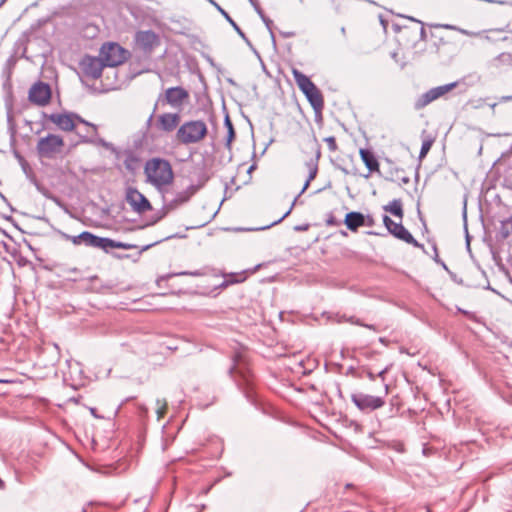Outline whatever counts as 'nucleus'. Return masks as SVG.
Here are the masks:
<instances>
[{"label": "nucleus", "mask_w": 512, "mask_h": 512, "mask_svg": "<svg viewBox=\"0 0 512 512\" xmlns=\"http://www.w3.org/2000/svg\"><path fill=\"white\" fill-rule=\"evenodd\" d=\"M112 248L129 250V249H137L139 247L137 245H135V244L121 242V241H116V240H113L111 238H107L106 237L104 251L106 253H108L109 250L112 249Z\"/></svg>", "instance_id": "20"}, {"label": "nucleus", "mask_w": 512, "mask_h": 512, "mask_svg": "<svg viewBox=\"0 0 512 512\" xmlns=\"http://www.w3.org/2000/svg\"><path fill=\"white\" fill-rule=\"evenodd\" d=\"M507 224H510L509 219H508L507 221H504V222H502V223H501L500 233H501V235H502V237H503L504 239H506V238H508V237L510 236V231H509V229L506 227V226H507Z\"/></svg>", "instance_id": "34"}, {"label": "nucleus", "mask_w": 512, "mask_h": 512, "mask_svg": "<svg viewBox=\"0 0 512 512\" xmlns=\"http://www.w3.org/2000/svg\"><path fill=\"white\" fill-rule=\"evenodd\" d=\"M105 242H106V237H99L89 231H86L83 244H85L88 247L100 248L104 251Z\"/></svg>", "instance_id": "18"}, {"label": "nucleus", "mask_w": 512, "mask_h": 512, "mask_svg": "<svg viewBox=\"0 0 512 512\" xmlns=\"http://www.w3.org/2000/svg\"><path fill=\"white\" fill-rule=\"evenodd\" d=\"M77 135L80 137L82 143H93L97 136V130L92 132L87 126L83 130H78Z\"/></svg>", "instance_id": "25"}, {"label": "nucleus", "mask_w": 512, "mask_h": 512, "mask_svg": "<svg viewBox=\"0 0 512 512\" xmlns=\"http://www.w3.org/2000/svg\"><path fill=\"white\" fill-rule=\"evenodd\" d=\"M63 236L68 239V240H71V242L75 245H80L81 242L79 241L78 239V236H70V235H67V234H63Z\"/></svg>", "instance_id": "37"}, {"label": "nucleus", "mask_w": 512, "mask_h": 512, "mask_svg": "<svg viewBox=\"0 0 512 512\" xmlns=\"http://www.w3.org/2000/svg\"><path fill=\"white\" fill-rule=\"evenodd\" d=\"M258 12H259V14L261 15V17H262L263 21H264V22L266 23V25L268 26V25H269V23H271V20L266 19V18L262 15V13H261L260 11H258Z\"/></svg>", "instance_id": "46"}, {"label": "nucleus", "mask_w": 512, "mask_h": 512, "mask_svg": "<svg viewBox=\"0 0 512 512\" xmlns=\"http://www.w3.org/2000/svg\"><path fill=\"white\" fill-rule=\"evenodd\" d=\"M351 400L361 411H373L381 408L385 404L383 398L361 392L353 393Z\"/></svg>", "instance_id": "10"}, {"label": "nucleus", "mask_w": 512, "mask_h": 512, "mask_svg": "<svg viewBox=\"0 0 512 512\" xmlns=\"http://www.w3.org/2000/svg\"><path fill=\"white\" fill-rule=\"evenodd\" d=\"M207 133L206 124L200 120H194V142L202 139Z\"/></svg>", "instance_id": "26"}, {"label": "nucleus", "mask_w": 512, "mask_h": 512, "mask_svg": "<svg viewBox=\"0 0 512 512\" xmlns=\"http://www.w3.org/2000/svg\"><path fill=\"white\" fill-rule=\"evenodd\" d=\"M485 39L488 40V41L492 40L491 37H489V36H485Z\"/></svg>", "instance_id": "57"}, {"label": "nucleus", "mask_w": 512, "mask_h": 512, "mask_svg": "<svg viewBox=\"0 0 512 512\" xmlns=\"http://www.w3.org/2000/svg\"><path fill=\"white\" fill-rule=\"evenodd\" d=\"M188 98V92L182 87H171L165 92L163 99L161 96L158 98V102H166L173 107L180 106L184 99Z\"/></svg>", "instance_id": "13"}, {"label": "nucleus", "mask_w": 512, "mask_h": 512, "mask_svg": "<svg viewBox=\"0 0 512 512\" xmlns=\"http://www.w3.org/2000/svg\"><path fill=\"white\" fill-rule=\"evenodd\" d=\"M167 410V402L165 399H157L156 400V413L158 416V420L161 419Z\"/></svg>", "instance_id": "29"}, {"label": "nucleus", "mask_w": 512, "mask_h": 512, "mask_svg": "<svg viewBox=\"0 0 512 512\" xmlns=\"http://www.w3.org/2000/svg\"><path fill=\"white\" fill-rule=\"evenodd\" d=\"M146 182L162 191L173 181V171L170 163L162 158H153L146 162L144 167Z\"/></svg>", "instance_id": "1"}, {"label": "nucleus", "mask_w": 512, "mask_h": 512, "mask_svg": "<svg viewBox=\"0 0 512 512\" xmlns=\"http://www.w3.org/2000/svg\"><path fill=\"white\" fill-rule=\"evenodd\" d=\"M373 224V220L369 218V221L367 223L368 226H371Z\"/></svg>", "instance_id": "55"}, {"label": "nucleus", "mask_w": 512, "mask_h": 512, "mask_svg": "<svg viewBox=\"0 0 512 512\" xmlns=\"http://www.w3.org/2000/svg\"><path fill=\"white\" fill-rule=\"evenodd\" d=\"M90 411H91L92 415H94L95 417H97V415H96V413H95V411H96V409H95V408H91V409H90Z\"/></svg>", "instance_id": "51"}, {"label": "nucleus", "mask_w": 512, "mask_h": 512, "mask_svg": "<svg viewBox=\"0 0 512 512\" xmlns=\"http://www.w3.org/2000/svg\"><path fill=\"white\" fill-rule=\"evenodd\" d=\"M360 157L370 172L379 171V163L373 152L368 149H360Z\"/></svg>", "instance_id": "17"}, {"label": "nucleus", "mask_w": 512, "mask_h": 512, "mask_svg": "<svg viewBox=\"0 0 512 512\" xmlns=\"http://www.w3.org/2000/svg\"><path fill=\"white\" fill-rule=\"evenodd\" d=\"M159 242L160 241H155V242H152V243H149V244H146V245L140 247L139 251H138V256H140L144 251H147L148 249H150L151 247L155 246Z\"/></svg>", "instance_id": "36"}, {"label": "nucleus", "mask_w": 512, "mask_h": 512, "mask_svg": "<svg viewBox=\"0 0 512 512\" xmlns=\"http://www.w3.org/2000/svg\"><path fill=\"white\" fill-rule=\"evenodd\" d=\"M203 225H204V223H199V224L197 225V227H201V226H203Z\"/></svg>", "instance_id": "58"}, {"label": "nucleus", "mask_w": 512, "mask_h": 512, "mask_svg": "<svg viewBox=\"0 0 512 512\" xmlns=\"http://www.w3.org/2000/svg\"><path fill=\"white\" fill-rule=\"evenodd\" d=\"M188 199H189V196L186 195V194H183V195H179V197L174 199V202H176V203H183V202L188 201Z\"/></svg>", "instance_id": "38"}, {"label": "nucleus", "mask_w": 512, "mask_h": 512, "mask_svg": "<svg viewBox=\"0 0 512 512\" xmlns=\"http://www.w3.org/2000/svg\"><path fill=\"white\" fill-rule=\"evenodd\" d=\"M45 117L56 124L63 131H73L75 129V123L73 113H52L50 115L44 114Z\"/></svg>", "instance_id": "14"}, {"label": "nucleus", "mask_w": 512, "mask_h": 512, "mask_svg": "<svg viewBox=\"0 0 512 512\" xmlns=\"http://www.w3.org/2000/svg\"><path fill=\"white\" fill-rule=\"evenodd\" d=\"M384 210L386 212H390L396 217H399L400 219L403 217L402 202L400 199H394L391 201L388 205L384 206Z\"/></svg>", "instance_id": "23"}, {"label": "nucleus", "mask_w": 512, "mask_h": 512, "mask_svg": "<svg viewBox=\"0 0 512 512\" xmlns=\"http://www.w3.org/2000/svg\"><path fill=\"white\" fill-rule=\"evenodd\" d=\"M6 2V0H1L0 1V7Z\"/></svg>", "instance_id": "56"}, {"label": "nucleus", "mask_w": 512, "mask_h": 512, "mask_svg": "<svg viewBox=\"0 0 512 512\" xmlns=\"http://www.w3.org/2000/svg\"><path fill=\"white\" fill-rule=\"evenodd\" d=\"M213 403V398L209 401V402H206V403H201L199 402L198 403V406L201 407V408H206L208 407L209 405H211Z\"/></svg>", "instance_id": "41"}, {"label": "nucleus", "mask_w": 512, "mask_h": 512, "mask_svg": "<svg viewBox=\"0 0 512 512\" xmlns=\"http://www.w3.org/2000/svg\"><path fill=\"white\" fill-rule=\"evenodd\" d=\"M432 144H433V139H425L422 142L420 153H419L420 159H423L424 157H426V155L428 154L429 150L432 147Z\"/></svg>", "instance_id": "31"}, {"label": "nucleus", "mask_w": 512, "mask_h": 512, "mask_svg": "<svg viewBox=\"0 0 512 512\" xmlns=\"http://www.w3.org/2000/svg\"><path fill=\"white\" fill-rule=\"evenodd\" d=\"M28 99L31 103L38 106H45L51 99V88L49 84L37 81L29 89Z\"/></svg>", "instance_id": "9"}, {"label": "nucleus", "mask_w": 512, "mask_h": 512, "mask_svg": "<svg viewBox=\"0 0 512 512\" xmlns=\"http://www.w3.org/2000/svg\"><path fill=\"white\" fill-rule=\"evenodd\" d=\"M441 27L444 29L457 31L460 34L469 36V37H479L481 35V32L469 31V30H466V29H463V28H460L458 26L451 25V24H443V25H441Z\"/></svg>", "instance_id": "27"}, {"label": "nucleus", "mask_w": 512, "mask_h": 512, "mask_svg": "<svg viewBox=\"0 0 512 512\" xmlns=\"http://www.w3.org/2000/svg\"><path fill=\"white\" fill-rule=\"evenodd\" d=\"M345 225L351 231H356L359 227L365 225V217L360 212H349L345 216Z\"/></svg>", "instance_id": "16"}, {"label": "nucleus", "mask_w": 512, "mask_h": 512, "mask_svg": "<svg viewBox=\"0 0 512 512\" xmlns=\"http://www.w3.org/2000/svg\"><path fill=\"white\" fill-rule=\"evenodd\" d=\"M14 156L17 159V161L19 162L23 172L26 175H28V173L31 171V168H30V165L28 164V162L26 161V159L16 150L14 151Z\"/></svg>", "instance_id": "28"}, {"label": "nucleus", "mask_w": 512, "mask_h": 512, "mask_svg": "<svg viewBox=\"0 0 512 512\" xmlns=\"http://www.w3.org/2000/svg\"><path fill=\"white\" fill-rule=\"evenodd\" d=\"M177 137L185 144L192 143V121L186 122L178 129Z\"/></svg>", "instance_id": "19"}, {"label": "nucleus", "mask_w": 512, "mask_h": 512, "mask_svg": "<svg viewBox=\"0 0 512 512\" xmlns=\"http://www.w3.org/2000/svg\"><path fill=\"white\" fill-rule=\"evenodd\" d=\"M5 487L4 481L0 478V489H3Z\"/></svg>", "instance_id": "49"}, {"label": "nucleus", "mask_w": 512, "mask_h": 512, "mask_svg": "<svg viewBox=\"0 0 512 512\" xmlns=\"http://www.w3.org/2000/svg\"><path fill=\"white\" fill-rule=\"evenodd\" d=\"M179 115L176 113H164L159 116V124L162 130L172 131L179 123Z\"/></svg>", "instance_id": "15"}, {"label": "nucleus", "mask_w": 512, "mask_h": 512, "mask_svg": "<svg viewBox=\"0 0 512 512\" xmlns=\"http://www.w3.org/2000/svg\"><path fill=\"white\" fill-rule=\"evenodd\" d=\"M409 19L414 21V22H416V23H419L421 25V27L419 29L420 39L421 40H425L426 39V30H425V28L423 26V23L421 21H419V20H416V19L412 18V17H409Z\"/></svg>", "instance_id": "35"}, {"label": "nucleus", "mask_w": 512, "mask_h": 512, "mask_svg": "<svg viewBox=\"0 0 512 512\" xmlns=\"http://www.w3.org/2000/svg\"><path fill=\"white\" fill-rule=\"evenodd\" d=\"M152 118H153V114H151V115L149 116V118H148V120H147V124H150V123H151Z\"/></svg>", "instance_id": "50"}, {"label": "nucleus", "mask_w": 512, "mask_h": 512, "mask_svg": "<svg viewBox=\"0 0 512 512\" xmlns=\"http://www.w3.org/2000/svg\"><path fill=\"white\" fill-rule=\"evenodd\" d=\"M129 52L116 42H107L102 45L99 56L105 67H116L124 63Z\"/></svg>", "instance_id": "3"}, {"label": "nucleus", "mask_w": 512, "mask_h": 512, "mask_svg": "<svg viewBox=\"0 0 512 512\" xmlns=\"http://www.w3.org/2000/svg\"><path fill=\"white\" fill-rule=\"evenodd\" d=\"M293 77L299 89L306 96L313 109L316 112H320L324 107V100L317 86L310 80L308 76L297 69H293Z\"/></svg>", "instance_id": "2"}, {"label": "nucleus", "mask_w": 512, "mask_h": 512, "mask_svg": "<svg viewBox=\"0 0 512 512\" xmlns=\"http://www.w3.org/2000/svg\"><path fill=\"white\" fill-rule=\"evenodd\" d=\"M335 220L333 217H330L328 220H327V225L329 226H332V225H335Z\"/></svg>", "instance_id": "45"}, {"label": "nucleus", "mask_w": 512, "mask_h": 512, "mask_svg": "<svg viewBox=\"0 0 512 512\" xmlns=\"http://www.w3.org/2000/svg\"><path fill=\"white\" fill-rule=\"evenodd\" d=\"M64 142L62 137L55 134H48L47 136L40 138L36 151L41 158H53L55 153L59 152L63 147Z\"/></svg>", "instance_id": "4"}, {"label": "nucleus", "mask_w": 512, "mask_h": 512, "mask_svg": "<svg viewBox=\"0 0 512 512\" xmlns=\"http://www.w3.org/2000/svg\"><path fill=\"white\" fill-rule=\"evenodd\" d=\"M383 223L388 231L393 234L396 238L403 240L408 244H412L415 247H421L418 241L411 235V233L401 224L394 222L389 216H383Z\"/></svg>", "instance_id": "11"}, {"label": "nucleus", "mask_w": 512, "mask_h": 512, "mask_svg": "<svg viewBox=\"0 0 512 512\" xmlns=\"http://www.w3.org/2000/svg\"><path fill=\"white\" fill-rule=\"evenodd\" d=\"M295 229L298 231H304L307 229V226H297Z\"/></svg>", "instance_id": "47"}, {"label": "nucleus", "mask_w": 512, "mask_h": 512, "mask_svg": "<svg viewBox=\"0 0 512 512\" xmlns=\"http://www.w3.org/2000/svg\"><path fill=\"white\" fill-rule=\"evenodd\" d=\"M312 151L314 152V157H312L305 163V166L307 167L308 171H311L314 168L318 169V162L321 157V148L318 145V143H314V145L312 146Z\"/></svg>", "instance_id": "24"}, {"label": "nucleus", "mask_w": 512, "mask_h": 512, "mask_svg": "<svg viewBox=\"0 0 512 512\" xmlns=\"http://www.w3.org/2000/svg\"><path fill=\"white\" fill-rule=\"evenodd\" d=\"M211 4H213L215 7L218 5L214 0H208Z\"/></svg>", "instance_id": "54"}, {"label": "nucleus", "mask_w": 512, "mask_h": 512, "mask_svg": "<svg viewBox=\"0 0 512 512\" xmlns=\"http://www.w3.org/2000/svg\"><path fill=\"white\" fill-rule=\"evenodd\" d=\"M340 31H341V33H342L343 35H346V29H345V27H341Z\"/></svg>", "instance_id": "52"}, {"label": "nucleus", "mask_w": 512, "mask_h": 512, "mask_svg": "<svg viewBox=\"0 0 512 512\" xmlns=\"http://www.w3.org/2000/svg\"><path fill=\"white\" fill-rule=\"evenodd\" d=\"M85 234H86V231H83V232H81L79 235H77V236H78L79 241L81 242V244H82V243H83V241H84Z\"/></svg>", "instance_id": "42"}, {"label": "nucleus", "mask_w": 512, "mask_h": 512, "mask_svg": "<svg viewBox=\"0 0 512 512\" xmlns=\"http://www.w3.org/2000/svg\"><path fill=\"white\" fill-rule=\"evenodd\" d=\"M216 9L228 21V23H230V25L238 33V35L249 44L250 42H249L248 38L246 37L245 33L241 30V28L237 25V23L230 17V15L220 5H216Z\"/></svg>", "instance_id": "22"}, {"label": "nucleus", "mask_w": 512, "mask_h": 512, "mask_svg": "<svg viewBox=\"0 0 512 512\" xmlns=\"http://www.w3.org/2000/svg\"><path fill=\"white\" fill-rule=\"evenodd\" d=\"M458 85L457 82H452L449 84L437 86L434 88H431L424 94H422L415 102V109L419 110L427 105H429L431 102L439 99L440 97L444 96L451 90H453Z\"/></svg>", "instance_id": "7"}, {"label": "nucleus", "mask_w": 512, "mask_h": 512, "mask_svg": "<svg viewBox=\"0 0 512 512\" xmlns=\"http://www.w3.org/2000/svg\"><path fill=\"white\" fill-rule=\"evenodd\" d=\"M324 141L327 143L328 148H329L330 151L334 152V151L337 150L338 147H337V143H336L335 137H333V136L326 137L324 139Z\"/></svg>", "instance_id": "33"}, {"label": "nucleus", "mask_w": 512, "mask_h": 512, "mask_svg": "<svg viewBox=\"0 0 512 512\" xmlns=\"http://www.w3.org/2000/svg\"><path fill=\"white\" fill-rule=\"evenodd\" d=\"M309 174H308V177H307V180L305 181L304 183V186L302 188V190L300 191V193L298 194V196L294 199L293 203H292V206L290 207V209L283 215L282 218H280L278 221L274 222V224L282 221L285 217H287L290 213H291V210L295 204V202L297 201L298 197H300L301 194H303L305 192V190L309 187L310 183L312 180H314L317 176V173H318V169H313L311 171H308Z\"/></svg>", "instance_id": "21"}, {"label": "nucleus", "mask_w": 512, "mask_h": 512, "mask_svg": "<svg viewBox=\"0 0 512 512\" xmlns=\"http://www.w3.org/2000/svg\"><path fill=\"white\" fill-rule=\"evenodd\" d=\"M367 377L372 381L375 380V375L369 370L367 371Z\"/></svg>", "instance_id": "44"}, {"label": "nucleus", "mask_w": 512, "mask_h": 512, "mask_svg": "<svg viewBox=\"0 0 512 512\" xmlns=\"http://www.w3.org/2000/svg\"><path fill=\"white\" fill-rule=\"evenodd\" d=\"M502 100L503 101H510V100H512V95L511 96H504V97H502Z\"/></svg>", "instance_id": "48"}, {"label": "nucleus", "mask_w": 512, "mask_h": 512, "mask_svg": "<svg viewBox=\"0 0 512 512\" xmlns=\"http://www.w3.org/2000/svg\"><path fill=\"white\" fill-rule=\"evenodd\" d=\"M187 274H188L187 272H183V273H180V274H175L174 277L181 276V275H187Z\"/></svg>", "instance_id": "53"}, {"label": "nucleus", "mask_w": 512, "mask_h": 512, "mask_svg": "<svg viewBox=\"0 0 512 512\" xmlns=\"http://www.w3.org/2000/svg\"><path fill=\"white\" fill-rule=\"evenodd\" d=\"M125 199L132 210L139 214L152 209L149 200L134 187H128L126 189Z\"/></svg>", "instance_id": "12"}, {"label": "nucleus", "mask_w": 512, "mask_h": 512, "mask_svg": "<svg viewBox=\"0 0 512 512\" xmlns=\"http://www.w3.org/2000/svg\"><path fill=\"white\" fill-rule=\"evenodd\" d=\"M73 118H74V123L75 125L77 123H81L83 124L84 126H87L89 129H91L92 132H95L96 131V125L93 124V123H90L88 121H86L85 119H83L80 115L76 114V113H73Z\"/></svg>", "instance_id": "32"}, {"label": "nucleus", "mask_w": 512, "mask_h": 512, "mask_svg": "<svg viewBox=\"0 0 512 512\" xmlns=\"http://www.w3.org/2000/svg\"><path fill=\"white\" fill-rule=\"evenodd\" d=\"M352 323H354L356 325L367 327V328L372 329V330H375V327L373 325L363 324L359 320L353 321Z\"/></svg>", "instance_id": "40"}, {"label": "nucleus", "mask_w": 512, "mask_h": 512, "mask_svg": "<svg viewBox=\"0 0 512 512\" xmlns=\"http://www.w3.org/2000/svg\"><path fill=\"white\" fill-rule=\"evenodd\" d=\"M134 41L137 49L143 54H151L160 44L159 36L152 30H140L135 33Z\"/></svg>", "instance_id": "6"}, {"label": "nucleus", "mask_w": 512, "mask_h": 512, "mask_svg": "<svg viewBox=\"0 0 512 512\" xmlns=\"http://www.w3.org/2000/svg\"><path fill=\"white\" fill-rule=\"evenodd\" d=\"M224 123H225V126L227 127V131H228L227 146H230L232 140L235 137V132H234L232 122L228 115L225 117Z\"/></svg>", "instance_id": "30"}, {"label": "nucleus", "mask_w": 512, "mask_h": 512, "mask_svg": "<svg viewBox=\"0 0 512 512\" xmlns=\"http://www.w3.org/2000/svg\"><path fill=\"white\" fill-rule=\"evenodd\" d=\"M387 371H388V368H385L382 371H380L377 376L384 379V375L387 373Z\"/></svg>", "instance_id": "43"}, {"label": "nucleus", "mask_w": 512, "mask_h": 512, "mask_svg": "<svg viewBox=\"0 0 512 512\" xmlns=\"http://www.w3.org/2000/svg\"><path fill=\"white\" fill-rule=\"evenodd\" d=\"M79 68L85 77L96 80L101 77L105 65L100 56L86 54L79 61Z\"/></svg>", "instance_id": "5"}, {"label": "nucleus", "mask_w": 512, "mask_h": 512, "mask_svg": "<svg viewBox=\"0 0 512 512\" xmlns=\"http://www.w3.org/2000/svg\"><path fill=\"white\" fill-rule=\"evenodd\" d=\"M346 374H347V375H351V376H353V377H357V376H358V375H357V370H356V368H355V367H353V366H350V367L347 369Z\"/></svg>", "instance_id": "39"}, {"label": "nucleus", "mask_w": 512, "mask_h": 512, "mask_svg": "<svg viewBox=\"0 0 512 512\" xmlns=\"http://www.w3.org/2000/svg\"><path fill=\"white\" fill-rule=\"evenodd\" d=\"M246 279L244 272L243 273H230L224 275V279L222 281H216L210 286H202L201 283H197V293L201 294H210L218 289H223L228 287L229 285L241 283Z\"/></svg>", "instance_id": "8"}]
</instances>
